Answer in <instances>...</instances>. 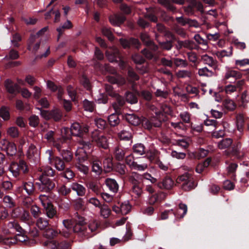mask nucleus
Instances as JSON below:
<instances>
[{
	"mask_svg": "<svg viewBox=\"0 0 249 249\" xmlns=\"http://www.w3.org/2000/svg\"><path fill=\"white\" fill-rule=\"evenodd\" d=\"M176 48L178 50H179L183 48L192 49L193 48V42L189 40L184 41L178 40L176 45Z\"/></svg>",
	"mask_w": 249,
	"mask_h": 249,
	"instance_id": "6ab92c4d",
	"label": "nucleus"
},
{
	"mask_svg": "<svg viewBox=\"0 0 249 249\" xmlns=\"http://www.w3.org/2000/svg\"><path fill=\"white\" fill-rule=\"evenodd\" d=\"M22 188L29 196L33 195L35 191V186L34 182L31 181H23L22 184Z\"/></svg>",
	"mask_w": 249,
	"mask_h": 249,
	"instance_id": "a211bd4d",
	"label": "nucleus"
},
{
	"mask_svg": "<svg viewBox=\"0 0 249 249\" xmlns=\"http://www.w3.org/2000/svg\"><path fill=\"white\" fill-rule=\"evenodd\" d=\"M145 147L141 143L135 144L133 147V152L138 155H142L145 153Z\"/></svg>",
	"mask_w": 249,
	"mask_h": 249,
	"instance_id": "58836bf2",
	"label": "nucleus"
},
{
	"mask_svg": "<svg viewBox=\"0 0 249 249\" xmlns=\"http://www.w3.org/2000/svg\"><path fill=\"white\" fill-rule=\"evenodd\" d=\"M80 83L87 89L90 88V84L89 79L86 75L83 74L80 79Z\"/></svg>",
	"mask_w": 249,
	"mask_h": 249,
	"instance_id": "13d9d810",
	"label": "nucleus"
},
{
	"mask_svg": "<svg viewBox=\"0 0 249 249\" xmlns=\"http://www.w3.org/2000/svg\"><path fill=\"white\" fill-rule=\"evenodd\" d=\"M189 4L187 6H184L183 9L185 14L188 16H192L194 14V7L192 5V0H189Z\"/></svg>",
	"mask_w": 249,
	"mask_h": 249,
	"instance_id": "5fc2aeb1",
	"label": "nucleus"
},
{
	"mask_svg": "<svg viewBox=\"0 0 249 249\" xmlns=\"http://www.w3.org/2000/svg\"><path fill=\"white\" fill-rule=\"evenodd\" d=\"M40 183H38V189L41 192H49L55 187L54 181L43 176H40Z\"/></svg>",
	"mask_w": 249,
	"mask_h": 249,
	"instance_id": "20e7f679",
	"label": "nucleus"
},
{
	"mask_svg": "<svg viewBox=\"0 0 249 249\" xmlns=\"http://www.w3.org/2000/svg\"><path fill=\"white\" fill-rule=\"evenodd\" d=\"M116 98V101L113 103L112 106L116 112L119 111L120 107H123L125 103L124 98L118 94L117 96H114Z\"/></svg>",
	"mask_w": 249,
	"mask_h": 249,
	"instance_id": "7c9ffc66",
	"label": "nucleus"
},
{
	"mask_svg": "<svg viewBox=\"0 0 249 249\" xmlns=\"http://www.w3.org/2000/svg\"><path fill=\"white\" fill-rule=\"evenodd\" d=\"M89 131V128L87 125H81L78 123H73L71 127V132L72 135L82 137L84 134Z\"/></svg>",
	"mask_w": 249,
	"mask_h": 249,
	"instance_id": "6e6552de",
	"label": "nucleus"
},
{
	"mask_svg": "<svg viewBox=\"0 0 249 249\" xmlns=\"http://www.w3.org/2000/svg\"><path fill=\"white\" fill-rule=\"evenodd\" d=\"M118 135L121 140H130L132 137L131 129L129 127H126L119 133Z\"/></svg>",
	"mask_w": 249,
	"mask_h": 249,
	"instance_id": "aec40b11",
	"label": "nucleus"
},
{
	"mask_svg": "<svg viewBox=\"0 0 249 249\" xmlns=\"http://www.w3.org/2000/svg\"><path fill=\"white\" fill-rule=\"evenodd\" d=\"M58 233H60V231L58 232L53 229H48L44 231V236L48 239H53L56 237Z\"/></svg>",
	"mask_w": 249,
	"mask_h": 249,
	"instance_id": "a19ab883",
	"label": "nucleus"
},
{
	"mask_svg": "<svg viewBox=\"0 0 249 249\" xmlns=\"http://www.w3.org/2000/svg\"><path fill=\"white\" fill-rule=\"evenodd\" d=\"M102 33L105 36L107 37L109 40L112 41L114 40V37L110 28L107 27H103L102 29Z\"/></svg>",
	"mask_w": 249,
	"mask_h": 249,
	"instance_id": "603ef678",
	"label": "nucleus"
},
{
	"mask_svg": "<svg viewBox=\"0 0 249 249\" xmlns=\"http://www.w3.org/2000/svg\"><path fill=\"white\" fill-rule=\"evenodd\" d=\"M192 75L193 73L191 70H179L176 73V76L178 78H191Z\"/></svg>",
	"mask_w": 249,
	"mask_h": 249,
	"instance_id": "c85d7f7f",
	"label": "nucleus"
},
{
	"mask_svg": "<svg viewBox=\"0 0 249 249\" xmlns=\"http://www.w3.org/2000/svg\"><path fill=\"white\" fill-rule=\"evenodd\" d=\"M174 186L173 180L169 177L164 178L158 183V186L161 189H170Z\"/></svg>",
	"mask_w": 249,
	"mask_h": 249,
	"instance_id": "f3484780",
	"label": "nucleus"
},
{
	"mask_svg": "<svg viewBox=\"0 0 249 249\" xmlns=\"http://www.w3.org/2000/svg\"><path fill=\"white\" fill-rule=\"evenodd\" d=\"M92 171L96 175H99L102 172L101 162L97 160H93L91 161Z\"/></svg>",
	"mask_w": 249,
	"mask_h": 249,
	"instance_id": "5701e85b",
	"label": "nucleus"
},
{
	"mask_svg": "<svg viewBox=\"0 0 249 249\" xmlns=\"http://www.w3.org/2000/svg\"><path fill=\"white\" fill-rule=\"evenodd\" d=\"M125 19V16L121 14H113L109 17V22L114 26H120Z\"/></svg>",
	"mask_w": 249,
	"mask_h": 249,
	"instance_id": "4468645a",
	"label": "nucleus"
},
{
	"mask_svg": "<svg viewBox=\"0 0 249 249\" xmlns=\"http://www.w3.org/2000/svg\"><path fill=\"white\" fill-rule=\"evenodd\" d=\"M36 225L40 230H43L48 226L49 223L46 219L40 217L37 220Z\"/></svg>",
	"mask_w": 249,
	"mask_h": 249,
	"instance_id": "37998d69",
	"label": "nucleus"
},
{
	"mask_svg": "<svg viewBox=\"0 0 249 249\" xmlns=\"http://www.w3.org/2000/svg\"><path fill=\"white\" fill-rule=\"evenodd\" d=\"M126 101L131 104H135L138 102L137 96L133 93L127 92L125 93Z\"/></svg>",
	"mask_w": 249,
	"mask_h": 249,
	"instance_id": "49530a36",
	"label": "nucleus"
},
{
	"mask_svg": "<svg viewBox=\"0 0 249 249\" xmlns=\"http://www.w3.org/2000/svg\"><path fill=\"white\" fill-rule=\"evenodd\" d=\"M159 44L161 49L167 51L170 50L173 47V42L170 40L165 42H159Z\"/></svg>",
	"mask_w": 249,
	"mask_h": 249,
	"instance_id": "4d7b16f0",
	"label": "nucleus"
},
{
	"mask_svg": "<svg viewBox=\"0 0 249 249\" xmlns=\"http://www.w3.org/2000/svg\"><path fill=\"white\" fill-rule=\"evenodd\" d=\"M126 121L133 125H138L141 123L140 118L134 114H128L125 117Z\"/></svg>",
	"mask_w": 249,
	"mask_h": 249,
	"instance_id": "393cba45",
	"label": "nucleus"
},
{
	"mask_svg": "<svg viewBox=\"0 0 249 249\" xmlns=\"http://www.w3.org/2000/svg\"><path fill=\"white\" fill-rule=\"evenodd\" d=\"M44 209L47 216L49 218H52L56 215V211L52 203L48 204L47 206L44 207Z\"/></svg>",
	"mask_w": 249,
	"mask_h": 249,
	"instance_id": "a878e982",
	"label": "nucleus"
},
{
	"mask_svg": "<svg viewBox=\"0 0 249 249\" xmlns=\"http://www.w3.org/2000/svg\"><path fill=\"white\" fill-rule=\"evenodd\" d=\"M198 74L200 76L210 77L213 75V72L207 67H204L198 70Z\"/></svg>",
	"mask_w": 249,
	"mask_h": 249,
	"instance_id": "c03bdc74",
	"label": "nucleus"
},
{
	"mask_svg": "<svg viewBox=\"0 0 249 249\" xmlns=\"http://www.w3.org/2000/svg\"><path fill=\"white\" fill-rule=\"evenodd\" d=\"M0 117L4 120H7L9 119L10 115L8 108L3 107L0 109Z\"/></svg>",
	"mask_w": 249,
	"mask_h": 249,
	"instance_id": "680f3d73",
	"label": "nucleus"
},
{
	"mask_svg": "<svg viewBox=\"0 0 249 249\" xmlns=\"http://www.w3.org/2000/svg\"><path fill=\"white\" fill-rule=\"evenodd\" d=\"M140 175L136 172H133L128 177V181L133 186L139 184Z\"/></svg>",
	"mask_w": 249,
	"mask_h": 249,
	"instance_id": "c9c22d12",
	"label": "nucleus"
},
{
	"mask_svg": "<svg viewBox=\"0 0 249 249\" xmlns=\"http://www.w3.org/2000/svg\"><path fill=\"white\" fill-rule=\"evenodd\" d=\"M241 148V144L237 143L236 145L233 144L232 147L231 153L232 154L237 157V158H240L243 156V154L240 155L239 150Z\"/></svg>",
	"mask_w": 249,
	"mask_h": 249,
	"instance_id": "6e6d98bb",
	"label": "nucleus"
},
{
	"mask_svg": "<svg viewBox=\"0 0 249 249\" xmlns=\"http://www.w3.org/2000/svg\"><path fill=\"white\" fill-rule=\"evenodd\" d=\"M106 69L110 73L116 74L115 76H107L106 77L107 80L111 84H117L119 85H124L125 83V79L122 76L116 74V71L113 68H110L107 66Z\"/></svg>",
	"mask_w": 249,
	"mask_h": 249,
	"instance_id": "39448f33",
	"label": "nucleus"
},
{
	"mask_svg": "<svg viewBox=\"0 0 249 249\" xmlns=\"http://www.w3.org/2000/svg\"><path fill=\"white\" fill-rule=\"evenodd\" d=\"M108 120L110 124L112 126H115L119 124L120 120L117 114L113 113L108 117Z\"/></svg>",
	"mask_w": 249,
	"mask_h": 249,
	"instance_id": "09e8293b",
	"label": "nucleus"
},
{
	"mask_svg": "<svg viewBox=\"0 0 249 249\" xmlns=\"http://www.w3.org/2000/svg\"><path fill=\"white\" fill-rule=\"evenodd\" d=\"M104 170L106 172H109L112 169L113 164L112 159L110 158H106L103 161Z\"/></svg>",
	"mask_w": 249,
	"mask_h": 249,
	"instance_id": "79ce46f5",
	"label": "nucleus"
},
{
	"mask_svg": "<svg viewBox=\"0 0 249 249\" xmlns=\"http://www.w3.org/2000/svg\"><path fill=\"white\" fill-rule=\"evenodd\" d=\"M140 37L142 42L146 46H148L152 41L150 39L149 36L145 32L142 33L141 34Z\"/></svg>",
	"mask_w": 249,
	"mask_h": 249,
	"instance_id": "338daca9",
	"label": "nucleus"
},
{
	"mask_svg": "<svg viewBox=\"0 0 249 249\" xmlns=\"http://www.w3.org/2000/svg\"><path fill=\"white\" fill-rule=\"evenodd\" d=\"M187 212V205L180 203L179 204V210L176 213H174V214L178 218H183L184 216L186 214Z\"/></svg>",
	"mask_w": 249,
	"mask_h": 249,
	"instance_id": "c756f323",
	"label": "nucleus"
},
{
	"mask_svg": "<svg viewBox=\"0 0 249 249\" xmlns=\"http://www.w3.org/2000/svg\"><path fill=\"white\" fill-rule=\"evenodd\" d=\"M7 134L9 136L15 138L19 136V131L17 127L12 126L7 129Z\"/></svg>",
	"mask_w": 249,
	"mask_h": 249,
	"instance_id": "8fccbe9b",
	"label": "nucleus"
},
{
	"mask_svg": "<svg viewBox=\"0 0 249 249\" xmlns=\"http://www.w3.org/2000/svg\"><path fill=\"white\" fill-rule=\"evenodd\" d=\"M105 183L111 191L113 193L117 192L119 189V185L115 179L107 178L106 179Z\"/></svg>",
	"mask_w": 249,
	"mask_h": 249,
	"instance_id": "4be33fe9",
	"label": "nucleus"
},
{
	"mask_svg": "<svg viewBox=\"0 0 249 249\" xmlns=\"http://www.w3.org/2000/svg\"><path fill=\"white\" fill-rule=\"evenodd\" d=\"M41 171L42 172L41 176L44 177H53L54 175L55 171L51 167L47 166L41 168Z\"/></svg>",
	"mask_w": 249,
	"mask_h": 249,
	"instance_id": "a18cd8bd",
	"label": "nucleus"
},
{
	"mask_svg": "<svg viewBox=\"0 0 249 249\" xmlns=\"http://www.w3.org/2000/svg\"><path fill=\"white\" fill-rule=\"evenodd\" d=\"M236 119L237 129L241 132L243 130L245 122H249V119L248 118H245L242 114H237Z\"/></svg>",
	"mask_w": 249,
	"mask_h": 249,
	"instance_id": "b1692460",
	"label": "nucleus"
},
{
	"mask_svg": "<svg viewBox=\"0 0 249 249\" xmlns=\"http://www.w3.org/2000/svg\"><path fill=\"white\" fill-rule=\"evenodd\" d=\"M53 247H52L53 249H69V245L66 242H62L58 243L54 241L53 243Z\"/></svg>",
	"mask_w": 249,
	"mask_h": 249,
	"instance_id": "3c124183",
	"label": "nucleus"
},
{
	"mask_svg": "<svg viewBox=\"0 0 249 249\" xmlns=\"http://www.w3.org/2000/svg\"><path fill=\"white\" fill-rule=\"evenodd\" d=\"M19 219L20 221L24 222H28L31 219V216L29 212L24 209Z\"/></svg>",
	"mask_w": 249,
	"mask_h": 249,
	"instance_id": "e2e57ef3",
	"label": "nucleus"
},
{
	"mask_svg": "<svg viewBox=\"0 0 249 249\" xmlns=\"http://www.w3.org/2000/svg\"><path fill=\"white\" fill-rule=\"evenodd\" d=\"M106 56L111 62L116 61L117 58H120L121 55L119 51L115 47H112L106 52Z\"/></svg>",
	"mask_w": 249,
	"mask_h": 249,
	"instance_id": "f8f14e48",
	"label": "nucleus"
},
{
	"mask_svg": "<svg viewBox=\"0 0 249 249\" xmlns=\"http://www.w3.org/2000/svg\"><path fill=\"white\" fill-rule=\"evenodd\" d=\"M232 143V140L226 138L221 141L218 144V147L221 149H225L230 146Z\"/></svg>",
	"mask_w": 249,
	"mask_h": 249,
	"instance_id": "4c0bfd02",
	"label": "nucleus"
},
{
	"mask_svg": "<svg viewBox=\"0 0 249 249\" xmlns=\"http://www.w3.org/2000/svg\"><path fill=\"white\" fill-rule=\"evenodd\" d=\"M2 149L6 151L7 154L10 156H13L16 153L17 147L15 144L10 142L6 140H3L0 142Z\"/></svg>",
	"mask_w": 249,
	"mask_h": 249,
	"instance_id": "9b49d317",
	"label": "nucleus"
},
{
	"mask_svg": "<svg viewBox=\"0 0 249 249\" xmlns=\"http://www.w3.org/2000/svg\"><path fill=\"white\" fill-rule=\"evenodd\" d=\"M31 213L35 218L38 217L41 213L40 208L36 205H34L31 207Z\"/></svg>",
	"mask_w": 249,
	"mask_h": 249,
	"instance_id": "052dcab7",
	"label": "nucleus"
},
{
	"mask_svg": "<svg viewBox=\"0 0 249 249\" xmlns=\"http://www.w3.org/2000/svg\"><path fill=\"white\" fill-rule=\"evenodd\" d=\"M87 186L89 189L91 190L96 195H98L100 193L101 188L99 184L94 182L90 181L87 184Z\"/></svg>",
	"mask_w": 249,
	"mask_h": 249,
	"instance_id": "72a5a7b5",
	"label": "nucleus"
},
{
	"mask_svg": "<svg viewBox=\"0 0 249 249\" xmlns=\"http://www.w3.org/2000/svg\"><path fill=\"white\" fill-rule=\"evenodd\" d=\"M125 154L124 149L121 146L116 145L113 150V155L115 159L118 161H122L124 160Z\"/></svg>",
	"mask_w": 249,
	"mask_h": 249,
	"instance_id": "2eb2a0df",
	"label": "nucleus"
},
{
	"mask_svg": "<svg viewBox=\"0 0 249 249\" xmlns=\"http://www.w3.org/2000/svg\"><path fill=\"white\" fill-rule=\"evenodd\" d=\"M62 116V112L58 109H54L50 111V116L48 118L53 119L55 121H59Z\"/></svg>",
	"mask_w": 249,
	"mask_h": 249,
	"instance_id": "473e14b6",
	"label": "nucleus"
},
{
	"mask_svg": "<svg viewBox=\"0 0 249 249\" xmlns=\"http://www.w3.org/2000/svg\"><path fill=\"white\" fill-rule=\"evenodd\" d=\"M200 60L205 64L212 67L214 69L218 68V62L212 56H209L207 54H205L201 56Z\"/></svg>",
	"mask_w": 249,
	"mask_h": 249,
	"instance_id": "ddd939ff",
	"label": "nucleus"
},
{
	"mask_svg": "<svg viewBox=\"0 0 249 249\" xmlns=\"http://www.w3.org/2000/svg\"><path fill=\"white\" fill-rule=\"evenodd\" d=\"M63 225L67 231H63V235L68 237L71 231L76 232L81 236H87L89 234L87 226L85 225V218L77 212L74 214L72 219L64 220Z\"/></svg>",
	"mask_w": 249,
	"mask_h": 249,
	"instance_id": "f257e3e1",
	"label": "nucleus"
},
{
	"mask_svg": "<svg viewBox=\"0 0 249 249\" xmlns=\"http://www.w3.org/2000/svg\"><path fill=\"white\" fill-rule=\"evenodd\" d=\"M177 184H181V188L186 191H190L196 186L194 178L191 174L185 173L178 177L176 179Z\"/></svg>",
	"mask_w": 249,
	"mask_h": 249,
	"instance_id": "f03ea898",
	"label": "nucleus"
},
{
	"mask_svg": "<svg viewBox=\"0 0 249 249\" xmlns=\"http://www.w3.org/2000/svg\"><path fill=\"white\" fill-rule=\"evenodd\" d=\"M91 139L92 142L97 146L104 149L108 148V142L106 137L101 135L98 130H95L92 132Z\"/></svg>",
	"mask_w": 249,
	"mask_h": 249,
	"instance_id": "7ed1b4c3",
	"label": "nucleus"
},
{
	"mask_svg": "<svg viewBox=\"0 0 249 249\" xmlns=\"http://www.w3.org/2000/svg\"><path fill=\"white\" fill-rule=\"evenodd\" d=\"M4 231L6 233L13 234H16V232L22 234L24 231L19 223L15 220L9 222L6 225V229Z\"/></svg>",
	"mask_w": 249,
	"mask_h": 249,
	"instance_id": "423d86ee",
	"label": "nucleus"
},
{
	"mask_svg": "<svg viewBox=\"0 0 249 249\" xmlns=\"http://www.w3.org/2000/svg\"><path fill=\"white\" fill-rule=\"evenodd\" d=\"M232 47L231 46L228 51L223 50L221 51H217L215 54L218 58L221 59L224 57L231 56L232 54Z\"/></svg>",
	"mask_w": 249,
	"mask_h": 249,
	"instance_id": "cd10ccee",
	"label": "nucleus"
},
{
	"mask_svg": "<svg viewBox=\"0 0 249 249\" xmlns=\"http://www.w3.org/2000/svg\"><path fill=\"white\" fill-rule=\"evenodd\" d=\"M28 157L29 159H37L38 157V150L36 147L33 144H31L27 152Z\"/></svg>",
	"mask_w": 249,
	"mask_h": 249,
	"instance_id": "2f4dec72",
	"label": "nucleus"
},
{
	"mask_svg": "<svg viewBox=\"0 0 249 249\" xmlns=\"http://www.w3.org/2000/svg\"><path fill=\"white\" fill-rule=\"evenodd\" d=\"M100 208V215L104 218H108L111 214V210L107 204H102Z\"/></svg>",
	"mask_w": 249,
	"mask_h": 249,
	"instance_id": "bb28decb",
	"label": "nucleus"
},
{
	"mask_svg": "<svg viewBox=\"0 0 249 249\" xmlns=\"http://www.w3.org/2000/svg\"><path fill=\"white\" fill-rule=\"evenodd\" d=\"M71 189L76 192L78 196H83L86 193L85 188L81 184L78 183H73L71 186Z\"/></svg>",
	"mask_w": 249,
	"mask_h": 249,
	"instance_id": "412c9836",
	"label": "nucleus"
},
{
	"mask_svg": "<svg viewBox=\"0 0 249 249\" xmlns=\"http://www.w3.org/2000/svg\"><path fill=\"white\" fill-rule=\"evenodd\" d=\"M121 213L122 214H127L131 209V206L128 202L122 203L121 205Z\"/></svg>",
	"mask_w": 249,
	"mask_h": 249,
	"instance_id": "774afa93",
	"label": "nucleus"
},
{
	"mask_svg": "<svg viewBox=\"0 0 249 249\" xmlns=\"http://www.w3.org/2000/svg\"><path fill=\"white\" fill-rule=\"evenodd\" d=\"M60 154L63 160L67 162H70L72 159V154L68 150H62Z\"/></svg>",
	"mask_w": 249,
	"mask_h": 249,
	"instance_id": "de8ad7c7",
	"label": "nucleus"
},
{
	"mask_svg": "<svg viewBox=\"0 0 249 249\" xmlns=\"http://www.w3.org/2000/svg\"><path fill=\"white\" fill-rule=\"evenodd\" d=\"M47 153H48L49 155V160L50 163H53L57 170L62 171L65 169V165L64 162L60 157L53 156L52 150H48Z\"/></svg>",
	"mask_w": 249,
	"mask_h": 249,
	"instance_id": "1a4fd4ad",
	"label": "nucleus"
},
{
	"mask_svg": "<svg viewBox=\"0 0 249 249\" xmlns=\"http://www.w3.org/2000/svg\"><path fill=\"white\" fill-rule=\"evenodd\" d=\"M69 132V129L64 128L62 130L61 133L62 136L61 138L56 139L53 141V146L56 148L59 152L62 151V149L65 147L67 141L69 139V137L66 135V133Z\"/></svg>",
	"mask_w": 249,
	"mask_h": 249,
	"instance_id": "0eeeda50",
	"label": "nucleus"
},
{
	"mask_svg": "<svg viewBox=\"0 0 249 249\" xmlns=\"http://www.w3.org/2000/svg\"><path fill=\"white\" fill-rule=\"evenodd\" d=\"M4 85L7 91L11 94H15L18 92V84H14L13 82L9 79L5 81Z\"/></svg>",
	"mask_w": 249,
	"mask_h": 249,
	"instance_id": "dca6fc26",
	"label": "nucleus"
},
{
	"mask_svg": "<svg viewBox=\"0 0 249 249\" xmlns=\"http://www.w3.org/2000/svg\"><path fill=\"white\" fill-rule=\"evenodd\" d=\"M132 193L136 195V197H139L142 194V190L139 184L132 186Z\"/></svg>",
	"mask_w": 249,
	"mask_h": 249,
	"instance_id": "69168bd1",
	"label": "nucleus"
},
{
	"mask_svg": "<svg viewBox=\"0 0 249 249\" xmlns=\"http://www.w3.org/2000/svg\"><path fill=\"white\" fill-rule=\"evenodd\" d=\"M242 76L243 74L240 71L233 70L228 69L224 74L223 80L226 83L227 81L233 80L235 81L236 80L240 79L242 78Z\"/></svg>",
	"mask_w": 249,
	"mask_h": 249,
	"instance_id": "9d476101",
	"label": "nucleus"
},
{
	"mask_svg": "<svg viewBox=\"0 0 249 249\" xmlns=\"http://www.w3.org/2000/svg\"><path fill=\"white\" fill-rule=\"evenodd\" d=\"M224 106L227 109L230 111L233 110L236 107L234 102L230 99H226L224 100Z\"/></svg>",
	"mask_w": 249,
	"mask_h": 249,
	"instance_id": "864d4df0",
	"label": "nucleus"
},
{
	"mask_svg": "<svg viewBox=\"0 0 249 249\" xmlns=\"http://www.w3.org/2000/svg\"><path fill=\"white\" fill-rule=\"evenodd\" d=\"M173 62L177 67L186 68L188 66V63L186 59L179 58H174Z\"/></svg>",
	"mask_w": 249,
	"mask_h": 249,
	"instance_id": "ea45409f",
	"label": "nucleus"
},
{
	"mask_svg": "<svg viewBox=\"0 0 249 249\" xmlns=\"http://www.w3.org/2000/svg\"><path fill=\"white\" fill-rule=\"evenodd\" d=\"M3 201L5 205L9 208H14L16 205V203L14 199L8 195L5 196L3 197Z\"/></svg>",
	"mask_w": 249,
	"mask_h": 249,
	"instance_id": "f704fd0d",
	"label": "nucleus"
},
{
	"mask_svg": "<svg viewBox=\"0 0 249 249\" xmlns=\"http://www.w3.org/2000/svg\"><path fill=\"white\" fill-rule=\"evenodd\" d=\"M128 76L129 80L131 82L137 81L139 79V76L131 68H129L128 70Z\"/></svg>",
	"mask_w": 249,
	"mask_h": 249,
	"instance_id": "0e129e2a",
	"label": "nucleus"
},
{
	"mask_svg": "<svg viewBox=\"0 0 249 249\" xmlns=\"http://www.w3.org/2000/svg\"><path fill=\"white\" fill-rule=\"evenodd\" d=\"M9 170L12 173L14 177H18L20 171L18 163L12 162L10 166Z\"/></svg>",
	"mask_w": 249,
	"mask_h": 249,
	"instance_id": "e433bc0d",
	"label": "nucleus"
},
{
	"mask_svg": "<svg viewBox=\"0 0 249 249\" xmlns=\"http://www.w3.org/2000/svg\"><path fill=\"white\" fill-rule=\"evenodd\" d=\"M29 125L32 127H35L39 124V119L37 116L33 115L29 118Z\"/></svg>",
	"mask_w": 249,
	"mask_h": 249,
	"instance_id": "bf43d9fd",
	"label": "nucleus"
}]
</instances>
